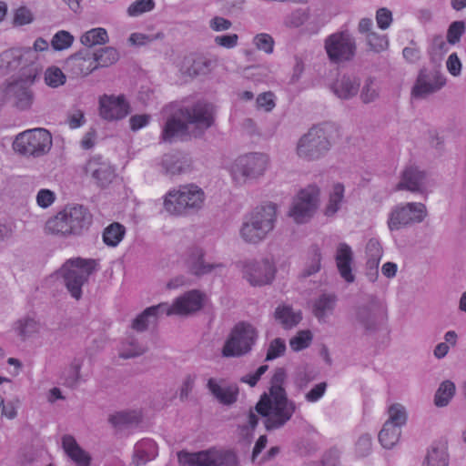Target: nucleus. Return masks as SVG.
I'll list each match as a JSON object with an SVG mask.
<instances>
[{
    "label": "nucleus",
    "instance_id": "052dcab7",
    "mask_svg": "<svg viewBox=\"0 0 466 466\" xmlns=\"http://www.w3.org/2000/svg\"><path fill=\"white\" fill-rule=\"evenodd\" d=\"M446 66L451 76H457L461 74V63L456 53H452L449 56Z\"/></svg>",
    "mask_w": 466,
    "mask_h": 466
},
{
    "label": "nucleus",
    "instance_id": "58836bf2",
    "mask_svg": "<svg viewBox=\"0 0 466 466\" xmlns=\"http://www.w3.org/2000/svg\"><path fill=\"white\" fill-rule=\"evenodd\" d=\"M344 197V186L342 184H335L333 190L329 195V203L325 208V215L329 217L333 216L339 208Z\"/></svg>",
    "mask_w": 466,
    "mask_h": 466
},
{
    "label": "nucleus",
    "instance_id": "7ed1b4c3",
    "mask_svg": "<svg viewBox=\"0 0 466 466\" xmlns=\"http://www.w3.org/2000/svg\"><path fill=\"white\" fill-rule=\"evenodd\" d=\"M91 213L83 206L66 207L46 223V232L62 237L79 236L92 224Z\"/></svg>",
    "mask_w": 466,
    "mask_h": 466
},
{
    "label": "nucleus",
    "instance_id": "4468645a",
    "mask_svg": "<svg viewBox=\"0 0 466 466\" xmlns=\"http://www.w3.org/2000/svg\"><path fill=\"white\" fill-rule=\"evenodd\" d=\"M426 216V208L421 203H408L394 209L388 221L390 230L399 229L412 222H420Z\"/></svg>",
    "mask_w": 466,
    "mask_h": 466
},
{
    "label": "nucleus",
    "instance_id": "5701e85b",
    "mask_svg": "<svg viewBox=\"0 0 466 466\" xmlns=\"http://www.w3.org/2000/svg\"><path fill=\"white\" fill-rule=\"evenodd\" d=\"M425 174L417 167H407L401 177L400 182L397 185V190L406 189L411 192L422 191Z\"/></svg>",
    "mask_w": 466,
    "mask_h": 466
},
{
    "label": "nucleus",
    "instance_id": "1a4fd4ad",
    "mask_svg": "<svg viewBox=\"0 0 466 466\" xmlns=\"http://www.w3.org/2000/svg\"><path fill=\"white\" fill-rule=\"evenodd\" d=\"M52 147V136L46 128H33L18 134L13 143L15 152L26 157H40Z\"/></svg>",
    "mask_w": 466,
    "mask_h": 466
},
{
    "label": "nucleus",
    "instance_id": "f8f14e48",
    "mask_svg": "<svg viewBox=\"0 0 466 466\" xmlns=\"http://www.w3.org/2000/svg\"><path fill=\"white\" fill-rule=\"evenodd\" d=\"M325 50L331 62L351 60L356 53L355 39L348 32H337L325 40Z\"/></svg>",
    "mask_w": 466,
    "mask_h": 466
},
{
    "label": "nucleus",
    "instance_id": "72a5a7b5",
    "mask_svg": "<svg viewBox=\"0 0 466 466\" xmlns=\"http://www.w3.org/2000/svg\"><path fill=\"white\" fill-rule=\"evenodd\" d=\"M187 263L190 272L197 276L208 273L215 268L214 265L204 264L203 253L201 250H197L196 252L192 253L189 256Z\"/></svg>",
    "mask_w": 466,
    "mask_h": 466
},
{
    "label": "nucleus",
    "instance_id": "4d7b16f0",
    "mask_svg": "<svg viewBox=\"0 0 466 466\" xmlns=\"http://www.w3.org/2000/svg\"><path fill=\"white\" fill-rule=\"evenodd\" d=\"M56 200V195L49 189H40L36 195V203L42 208L50 207Z\"/></svg>",
    "mask_w": 466,
    "mask_h": 466
},
{
    "label": "nucleus",
    "instance_id": "39448f33",
    "mask_svg": "<svg viewBox=\"0 0 466 466\" xmlns=\"http://www.w3.org/2000/svg\"><path fill=\"white\" fill-rule=\"evenodd\" d=\"M205 200L204 191L190 184L179 187L167 193L164 208L171 215H184L189 210L199 209Z\"/></svg>",
    "mask_w": 466,
    "mask_h": 466
},
{
    "label": "nucleus",
    "instance_id": "8fccbe9b",
    "mask_svg": "<svg viewBox=\"0 0 466 466\" xmlns=\"http://www.w3.org/2000/svg\"><path fill=\"white\" fill-rule=\"evenodd\" d=\"M465 25L462 21H455L451 23L448 28L447 32V41L451 45L457 44L461 35L464 34Z\"/></svg>",
    "mask_w": 466,
    "mask_h": 466
},
{
    "label": "nucleus",
    "instance_id": "c9c22d12",
    "mask_svg": "<svg viewBox=\"0 0 466 466\" xmlns=\"http://www.w3.org/2000/svg\"><path fill=\"white\" fill-rule=\"evenodd\" d=\"M385 317V309L380 303L375 304V309L372 314L365 308L360 309L359 311V318L368 329H371L373 326L371 323H370V319H372V322H382L384 321Z\"/></svg>",
    "mask_w": 466,
    "mask_h": 466
},
{
    "label": "nucleus",
    "instance_id": "0eeeda50",
    "mask_svg": "<svg viewBox=\"0 0 466 466\" xmlns=\"http://www.w3.org/2000/svg\"><path fill=\"white\" fill-rule=\"evenodd\" d=\"M177 461L181 466H237L238 459L232 451L211 448L198 452L180 451Z\"/></svg>",
    "mask_w": 466,
    "mask_h": 466
},
{
    "label": "nucleus",
    "instance_id": "6e6d98bb",
    "mask_svg": "<svg viewBox=\"0 0 466 466\" xmlns=\"http://www.w3.org/2000/svg\"><path fill=\"white\" fill-rule=\"evenodd\" d=\"M392 13L386 7L379 8L376 12V22L379 28L386 30L392 23Z\"/></svg>",
    "mask_w": 466,
    "mask_h": 466
},
{
    "label": "nucleus",
    "instance_id": "09e8293b",
    "mask_svg": "<svg viewBox=\"0 0 466 466\" xmlns=\"http://www.w3.org/2000/svg\"><path fill=\"white\" fill-rule=\"evenodd\" d=\"M367 42L370 49L376 53H380L387 49L389 41L386 35H380L375 32L367 35Z\"/></svg>",
    "mask_w": 466,
    "mask_h": 466
},
{
    "label": "nucleus",
    "instance_id": "7c9ffc66",
    "mask_svg": "<svg viewBox=\"0 0 466 466\" xmlns=\"http://www.w3.org/2000/svg\"><path fill=\"white\" fill-rule=\"evenodd\" d=\"M425 466H448L447 444L439 442L431 446L425 459Z\"/></svg>",
    "mask_w": 466,
    "mask_h": 466
},
{
    "label": "nucleus",
    "instance_id": "6ab92c4d",
    "mask_svg": "<svg viewBox=\"0 0 466 466\" xmlns=\"http://www.w3.org/2000/svg\"><path fill=\"white\" fill-rule=\"evenodd\" d=\"M244 277L253 286L266 285L275 277V268L271 262L265 260L262 263H247L243 266Z\"/></svg>",
    "mask_w": 466,
    "mask_h": 466
},
{
    "label": "nucleus",
    "instance_id": "2f4dec72",
    "mask_svg": "<svg viewBox=\"0 0 466 466\" xmlns=\"http://www.w3.org/2000/svg\"><path fill=\"white\" fill-rule=\"evenodd\" d=\"M125 234V227L120 223L114 222L104 229L103 241L107 246L116 247L123 239Z\"/></svg>",
    "mask_w": 466,
    "mask_h": 466
},
{
    "label": "nucleus",
    "instance_id": "bb28decb",
    "mask_svg": "<svg viewBox=\"0 0 466 466\" xmlns=\"http://www.w3.org/2000/svg\"><path fill=\"white\" fill-rule=\"evenodd\" d=\"M165 308H167V303H160L146 309L134 319L132 328L137 331L145 330L149 322L156 320L158 314H165Z\"/></svg>",
    "mask_w": 466,
    "mask_h": 466
},
{
    "label": "nucleus",
    "instance_id": "473e14b6",
    "mask_svg": "<svg viewBox=\"0 0 466 466\" xmlns=\"http://www.w3.org/2000/svg\"><path fill=\"white\" fill-rule=\"evenodd\" d=\"M336 297L330 294L321 295L313 305V313L319 319H322L332 312L335 306Z\"/></svg>",
    "mask_w": 466,
    "mask_h": 466
},
{
    "label": "nucleus",
    "instance_id": "49530a36",
    "mask_svg": "<svg viewBox=\"0 0 466 466\" xmlns=\"http://www.w3.org/2000/svg\"><path fill=\"white\" fill-rule=\"evenodd\" d=\"M45 81L47 86L51 87H57L65 84L66 76L60 68L52 66L46 69L45 73Z\"/></svg>",
    "mask_w": 466,
    "mask_h": 466
},
{
    "label": "nucleus",
    "instance_id": "bf43d9fd",
    "mask_svg": "<svg viewBox=\"0 0 466 466\" xmlns=\"http://www.w3.org/2000/svg\"><path fill=\"white\" fill-rule=\"evenodd\" d=\"M238 35L237 34L218 35L215 37V43L225 48H233L238 45Z\"/></svg>",
    "mask_w": 466,
    "mask_h": 466
},
{
    "label": "nucleus",
    "instance_id": "37998d69",
    "mask_svg": "<svg viewBox=\"0 0 466 466\" xmlns=\"http://www.w3.org/2000/svg\"><path fill=\"white\" fill-rule=\"evenodd\" d=\"M96 59L98 66H108L118 59V52L116 48L106 47L99 52L95 53Z\"/></svg>",
    "mask_w": 466,
    "mask_h": 466
},
{
    "label": "nucleus",
    "instance_id": "a878e982",
    "mask_svg": "<svg viewBox=\"0 0 466 466\" xmlns=\"http://www.w3.org/2000/svg\"><path fill=\"white\" fill-rule=\"evenodd\" d=\"M208 387L210 392L223 404H232L237 400V386L221 387L214 379H209Z\"/></svg>",
    "mask_w": 466,
    "mask_h": 466
},
{
    "label": "nucleus",
    "instance_id": "c03bdc74",
    "mask_svg": "<svg viewBox=\"0 0 466 466\" xmlns=\"http://www.w3.org/2000/svg\"><path fill=\"white\" fill-rule=\"evenodd\" d=\"M312 341V334L309 330H300L289 340L292 350L299 351L308 348Z\"/></svg>",
    "mask_w": 466,
    "mask_h": 466
},
{
    "label": "nucleus",
    "instance_id": "ea45409f",
    "mask_svg": "<svg viewBox=\"0 0 466 466\" xmlns=\"http://www.w3.org/2000/svg\"><path fill=\"white\" fill-rule=\"evenodd\" d=\"M22 51L20 49H8L0 54V68L11 69L20 65Z\"/></svg>",
    "mask_w": 466,
    "mask_h": 466
},
{
    "label": "nucleus",
    "instance_id": "0e129e2a",
    "mask_svg": "<svg viewBox=\"0 0 466 466\" xmlns=\"http://www.w3.org/2000/svg\"><path fill=\"white\" fill-rule=\"evenodd\" d=\"M128 345L130 349H123L119 353L120 357L123 359L137 357L145 351L144 348L138 346L133 339L128 342Z\"/></svg>",
    "mask_w": 466,
    "mask_h": 466
},
{
    "label": "nucleus",
    "instance_id": "603ef678",
    "mask_svg": "<svg viewBox=\"0 0 466 466\" xmlns=\"http://www.w3.org/2000/svg\"><path fill=\"white\" fill-rule=\"evenodd\" d=\"M400 436V430L398 427H388L386 441L381 438V431L379 433V441L386 449H391L398 441Z\"/></svg>",
    "mask_w": 466,
    "mask_h": 466
},
{
    "label": "nucleus",
    "instance_id": "412c9836",
    "mask_svg": "<svg viewBox=\"0 0 466 466\" xmlns=\"http://www.w3.org/2000/svg\"><path fill=\"white\" fill-rule=\"evenodd\" d=\"M157 456V443L151 439H143L137 441L134 447L132 463L135 466H142L153 461Z\"/></svg>",
    "mask_w": 466,
    "mask_h": 466
},
{
    "label": "nucleus",
    "instance_id": "e433bc0d",
    "mask_svg": "<svg viewBox=\"0 0 466 466\" xmlns=\"http://www.w3.org/2000/svg\"><path fill=\"white\" fill-rule=\"evenodd\" d=\"M140 420L141 412L136 410L116 412L109 418V421L115 427L137 424Z\"/></svg>",
    "mask_w": 466,
    "mask_h": 466
},
{
    "label": "nucleus",
    "instance_id": "4be33fe9",
    "mask_svg": "<svg viewBox=\"0 0 466 466\" xmlns=\"http://www.w3.org/2000/svg\"><path fill=\"white\" fill-rule=\"evenodd\" d=\"M62 446L66 455L77 466H89L91 461L90 455L85 451L71 435H65L62 438Z\"/></svg>",
    "mask_w": 466,
    "mask_h": 466
},
{
    "label": "nucleus",
    "instance_id": "f3484780",
    "mask_svg": "<svg viewBox=\"0 0 466 466\" xmlns=\"http://www.w3.org/2000/svg\"><path fill=\"white\" fill-rule=\"evenodd\" d=\"M66 68L75 77L89 75L97 68L95 53L90 50H81L68 57Z\"/></svg>",
    "mask_w": 466,
    "mask_h": 466
},
{
    "label": "nucleus",
    "instance_id": "f704fd0d",
    "mask_svg": "<svg viewBox=\"0 0 466 466\" xmlns=\"http://www.w3.org/2000/svg\"><path fill=\"white\" fill-rule=\"evenodd\" d=\"M80 41L86 46L103 45L108 41L107 32L102 27L93 28L86 32L81 36Z\"/></svg>",
    "mask_w": 466,
    "mask_h": 466
},
{
    "label": "nucleus",
    "instance_id": "cd10ccee",
    "mask_svg": "<svg viewBox=\"0 0 466 466\" xmlns=\"http://www.w3.org/2000/svg\"><path fill=\"white\" fill-rule=\"evenodd\" d=\"M389 419L384 423L381 429V438L386 441L385 436L387 435L388 427L393 426L400 427L403 426L407 421V413L405 408L399 403L392 404L388 409Z\"/></svg>",
    "mask_w": 466,
    "mask_h": 466
},
{
    "label": "nucleus",
    "instance_id": "aec40b11",
    "mask_svg": "<svg viewBox=\"0 0 466 466\" xmlns=\"http://www.w3.org/2000/svg\"><path fill=\"white\" fill-rule=\"evenodd\" d=\"M34 81V77L27 76L8 84L5 89L6 95L14 96L15 98V106L20 109H25L32 103V93L29 90V85Z\"/></svg>",
    "mask_w": 466,
    "mask_h": 466
},
{
    "label": "nucleus",
    "instance_id": "ddd939ff",
    "mask_svg": "<svg viewBox=\"0 0 466 466\" xmlns=\"http://www.w3.org/2000/svg\"><path fill=\"white\" fill-rule=\"evenodd\" d=\"M319 196V189L316 186H309L300 190L289 211V216L298 224L307 222L317 208Z\"/></svg>",
    "mask_w": 466,
    "mask_h": 466
},
{
    "label": "nucleus",
    "instance_id": "a19ab883",
    "mask_svg": "<svg viewBox=\"0 0 466 466\" xmlns=\"http://www.w3.org/2000/svg\"><path fill=\"white\" fill-rule=\"evenodd\" d=\"M211 61L203 56L192 59V65L187 68L186 73L190 76L205 75L209 72Z\"/></svg>",
    "mask_w": 466,
    "mask_h": 466
},
{
    "label": "nucleus",
    "instance_id": "6e6552de",
    "mask_svg": "<svg viewBox=\"0 0 466 466\" xmlns=\"http://www.w3.org/2000/svg\"><path fill=\"white\" fill-rule=\"evenodd\" d=\"M269 165L268 155L249 153L239 156L231 164L228 170L236 184H243L262 176Z\"/></svg>",
    "mask_w": 466,
    "mask_h": 466
},
{
    "label": "nucleus",
    "instance_id": "20e7f679",
    "mask_svg": "<svg viewBox=\"0 0 466 466\" xmlns=\"http://www.w3.org/2000/svg\"><path fill=\"white\" fill-rule=\"evenodd\" d=\"M277 217V206L268 203L257 207L240 229L241 238L248 243H258L273 230Z\"/></svg>",
    "mask_w": 466,
    "mask_h": 466
},
{
    "label": "nucleus",
    "instance_id": "a18cd8bd",
    "mask_svg": "<svg viewBox=\"0 0 466 466\" xmlns=\"http://www.w3.org/2000/svg\"><path fill=\"white\" fill-rule=\"evenodd\" d=\"M253 44L256 48L266 54H272L274 51L275 41L273 37L266 33L257 34L253 38Z\"/></svg>",
    "mask_w": 466,
    "mask_h": 466
},
{
    "label": "nucleus",
    "instance_id": "864d4df0",
    "mask_svg": "<svg viewBox=\"0 0 466 466\" xmlns=\"http://www.w3.org/2000/svg\"><path fill=\"white\" fill-rule=\"evenodd\" d=\"M16 329L20 336L25 338L38 330V324L33 319H25L17 322Z\"/></svg>",
    "mask_w": 466,
    "mask_h": 466
},
{
    "label": "nucleus",
    "instance_id": "b1692460",
    "mask_svg": "<svg viewBox=\"0 0 466 466\" xmlns=\"http://www.w3.org/2000/svg\"><path fill=\"white\" fill-rule=\"evenodd\" d=\"M352 251L349 245L340 243L337 249L336 263L340 276L347 282L354 281V275L351 270Z\"/></svg>",
    "mask_w": 466,
    "mask_h": 466
},
{
    "label": "nucleus",
    "instance_id": "423d86ee",
    "mask_svg": "<svg viewBox=\"0 0 466 466\" xmlns=\"http://www.w3.org/2000/svg\"><path fill=\"white\" fill-rule=\"evenodd\" d=\"M96 267L97 262L93 258H75L65 262L60 269V274L73 298L76 299L81 298L82 286Z\"/></svg>",
    "mask_w": 466,
    "mask_h": 466
},
{
    "label": "nucleus",
    "instance_id": "dca6fc26",
    "mask_svg": "<svg viewBox=\"0 0 466 466\" xmlns=\"http://www.w3.org/2000/svg\"><path fill=\"white\" fill-rule=\"evenodd\" d=\"M205 296L198 290H191L177 298L172 306L167 304L165 308V314L170 316L176 315H187L199 310L204 302Z\"/></svg>",
    "mask_w": 466,
    "mask_h": 466
},
{
    "label": "nucleus",
    "instance_id": "79ce46f5",
    "mask_svg": "<svg viewBox=\"0 0 466 466\" xmlns=\"http://www.w3.org/2000/svg\"><path fill=\"white\" fill-rule=\"evenodd\" d=\"M74 42V36L67 31L60 30L55 34L51 40L52 47L61 51L69 48Z\"/></svg>",
    "mask_w": 466,
    "mask_h": 466
},
{
    "label": "nucleus",
    "instance_id": "c85d7f7f",
    "mask_svg": "<svg viewBox=\"0 0 466 466\" xmlns=\"http://www.w3.org/2000/svg\"><path fill=\"white\" fill-rule=\"evenodd\" d=\"M360 87V82L350 76H342L333 85L334 93L342 99H348L355 96Z\"/></svg>",
    "mask_w": 466,
    "mask_h": 466
},
{
    "label": "nucleus",
    "instance_id": "5fc2aeb1",
    "mask_svg": "<svg viewBox=\"0 0 466 466\" xmlns=\"http://www.w3.org/2000/svg\"><path fill=\"white\" fill-rule=\"evenodd\" d=\"M34 20L33 13L25 6L17 8L14 15V25H25L32 23Z\"/></svg>",
    "mask_w": 466,
    "mask_h": 466
},
{
    "label": "nucleus",
    "instance_id": "a211bd4d",
    "mask_svg": "<svg viewBox=\"0 0 466 466\" xmlns=\"http://www.w3.org/2000/svg\"><path fill=\"white\" fill-rule=\"evenodd\" d=\"M446 83L445 77L438 72L427 73L421 70L412 88L413 97H425L440 90Z\"/></svg>",
    "mask_w": 466,
    "mask_h": 466
},
{
    "label": "nucleus",
    "instance_id": "69168bd1",
    "mask_svg": "<svg viewBox=\"0 0 466 466\" xmlns=\"http://www.w3.org/2000/svg\"><path fill=\"white\" fill-rule=\"evenodd\" d=\"M84 123L85 116L79 109L73 111L67 117V124L72 129L81 127Z\"/></svg>",
    "mask_w": 466,
    "mask_h": 466
},
{
    "label": "nucleus",
    "instance_id": "680f3d73",
    "mask_svg": "<svg viewBox=\"0 0 466 466\" xmlns=\"http://www.w3.org/2000/svg\"><path fill=\"white\" fill-rule=\"evenodd\" d=\"M327 384L325 382L315 385L307 394L306 400L309 402L318 401L325 393Z\"/></svg>",
    "mask_w": 466,
    "mask_h": 466
},
{
    "label": "nucleus",
    "instance_id": "e2e57ef3",
    "mask_svg": "<svg viewBox=\"0 0 466 466\" xmlns=\"http://www.w3.org/2000/svg\"><path fill=\"white\" fill-rule=\"evenodd\" d=\"M308 19V15L301 10L293 12L287 19L286 24L289 26L299 27Z\"/></svg>",
    "mask_w": 466,
    "mask_h": 466
},
{
    "label": "nucleus",
    "instance_id": "393cba45",
    "mask_svg": "<svg viewBox=\"0 0 466 466\" xmlns=\"http://www.w3.org/2000/svg\"><path fill=\"white\" fill-rule=\"evenodd\" d=\"M86 172L90 174L101 186L109 181L113 171L108 164L101 161V157H93L86 165Z\"/></svg>",
    "mask_w": 466,
    "mask_h": 466
},
{
    "label": "nucleus",
    "instance_id": "2eb2a0df",
    "mask_svg": "<svg viewBox=\"0 0 466 466\" xmlns=\"http://www.w3.org/2000/svg\"><path fill=\"white\" fill-rule=\"evenodd\" d=\"M129 111V104L123 95L117 96L104 95L99 98V115L106 120L125 118Z\"/></svg>",
    "mask_w": 466,
    "mask_h": 466
},
{
    "label": "nucleus",
    "instance_id": "f03ea898",
    "mask_svg": "<svg viewBox=\"0 0 466 466\" xmlns=\"http://www.w3.org/2000/svg\"><path fill=\"white\" fill-rule=\"evenodd\" d=\"M186 123L176 118L167 121L162 132L164 141H171L174 138L187 139L189 125H194L198 129L208 128L214 121V106L212 104L199 101L190 108L180 110Z\"/></svg>",
    "mask_w": 466,
    "mask_h": 466
},
{
    "label": "nucleus",
    "instance_id": "c756f323",
    "mask_svg": "<svg viewBox=\"0 0 466 466\" xmlns=\"http://www.w3.org/2000/svg\"><path fill=\"white\" fill-rule=\"evenodd\" d=\"M274 317L285 329H291L298 325L302 319L299 311L295 312L291 307L286 305L279 306Z\"/></svg>",
    "mask_w": 466,
    "mask_h": 466
},
{
    "label": "nucleus",
    "instance_id": "f257e3e1",
    "mask_svg": "<svg viewBox=\"0 0 466 466\" xmlns=\"http://www.w3.org/2000/svg\"><path fill=\"white\" fill-rule=\"evenodd\" d=\"M285 378L283 370H278L273 378L269 393L263 394L255 407V411L266 417L267 430L282 427L288 422L296 410V405L287 398L285 389L281 386Z\"/></svg>",
    "mask_w": 466,
    "mask_h": 466
},
{
    "label": "nucleus",
    "instance_id": "13d9d810",
    "mask_svg": "<svg viewBox=\"0 0 466 466\" xmlns=\"http://www.w3.org/2000/svg\"><path fill=\"white\" fill-rule=\"evenodd\" d=\"M258 108L267 112L271 111L275 107L274 95L271 92H265L257 97Z\"/></svg>",
    "mask_w": 466,
    "mask_h": 466
},
{
    "label": "nucleus",
    "instance_id": "4c0bfd02",
    "mask_svg": "<svg viewBox=\"0 0 466 466\" xmlns=\"http://www.w3.org/2000/svg\"><path fill=\"white\" fill-rule=\"evenodd\" d=\"M455 393V384L451 380L443 381L436 391L434 403L438 407L446 406Z\"/></svg>",
    "mask_w": 466,
    "mask_h": 466
},
{
    "label": "nucleus",
    "instance_id": "de8ad7c7",
    "mask_svg": "<svg viewBox=\"0 0 466 466\" xmlns=\"http://www.w3.org/2000/svg\"><path fill=\"white\" fill-rule=\"evenodd\" d=\"M155 2L153 0H137L127 8V14L130 16H137L146 12L153 10Z\"/></svg>",
    "mask_w": 466,
    "mask_h": 466
},
{
    "label": "nucleus",
    "instance_id": "9d476101",
    "mask_svg": "<svg viewBox=\"0 0 466 466\" xmlns=\"http://www.w3.org/2000/svg\"><path fill=\"white\" fill-rule=\"evenodd\" d=\"M333 129L334 127L328 124L312 127L299 139L297 147L298 156L307 160L319 158L329 149L330 142L326 135H329Z\"/></svg>",
    "mask_w": 466,
    "mask_h": 466
},
{
    "label": "nucleus",
    "instance_id": "9b49d317",
    "mask_svg": "<svg viewBox=\"0 0 466 466\" xmlns=\"http://www.w3.org/2000/svg\"><path fill=\"white\" fill-rule=\"evenodd\" d=\"M257 338L254 327L246 322L238 323L225 342L222 354L225 357H239L248 353Z\"/></svg>",
    "mask_w": 466,
    "mask_h": 466
},
{
    "label": "nucleus",
    "instance_id": "338daca9",
    "mask_svg": "<svg viewBox=\"0 0 466 466\" xmlns=\"http://www.w3.org/2000/svg\"><path fill=\"white\" fill-rule=\"evenodd\" d=\"M172 157H166V158L163 160V165L166 168V171L172 175L181 173L183 171L181 163L178 160L172 161Z\"/></svg>",
    "mask_w": 466,
    "mask_h": 466
},
{
    "label": "nucleus",
    "instance_id": "774afa93",
    "mask_svg": "<svg viewBox=\"0 0 466 466\" xmlns=\"http://www.w3.org/2000/svg\"><path fill=\"white\" fill-rule=\"evenodd\" d=\"M231 22L224 17L216 16L210 22V27L214 31H224L231 27Z\"/></svg>",
    "mask_w": 466,
    "mask_h": 466
},
{
    "label": "nucleus",
    "instance_id": "3c124183",
    "mask_svg": "<svg viewBox=\"0 0 466 466\" xmlns=\"http://www.w3.org/2000/svg\"><path fill=\"white\" fill-rule=\"evenodd\" d=\"M286 344L282 339L277 338L273 339L268 348L266 360H275L284 354Z\"/></svg>",
    "mask_w": 466,
    "mask_h": 466
}]
</instances>
